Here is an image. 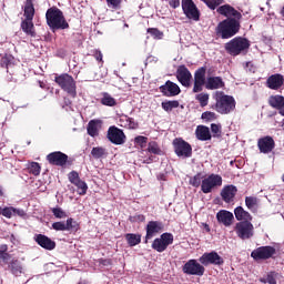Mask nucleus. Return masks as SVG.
<instances>
[{"label":"nucleus","instance_id":"nucleus-32","mask_svg":"<svg viewBox=\"0 0 284 284\" xmlns=\"http://www.w3.org/2000/svg\"><path fill=\"white\" fill-rule=\"evenodd\" d=\"M245 205L250 212H257L258 210V199L256 196H246Z\"/></svg>","mask_w":284,"mask_h":284},{"label":"nucleus","instance_id":"nucleus-1","mask_svg":"<svg viewBox=\"0 0 284 284\" xmlns=\"http://www.w3.org/2000/svg\"><path fill=\"white\" fill-rule=\"evenodd\" d=\"M45 19L47 26L52 32H57V30H68V28H70L65 16H63V11L57 7H51L47 10Z\"/></svg>","mask_w":284,"mask_h":284},{"label":"nucleus","instance_id":"nucleus-59","mask_svg":"<svg viewBox=\"0 0 284 284\" xmlns=\"http://www.w3.org/2000/svg\"><path fill=\"white\" fill-rule=\"evenodd\" d=\"M169 6L173 8V10H176V8L181 6V0H169Z\"/></svg>","mask_w":284,"mask_h":284},{"label":"nucleus","instance_id":"nucleus-3","mask_svg":"<svg viewBox=\"0 0 284 284\" xmlns=\"http://www.w3.org/2000/svg\"><path fill=\"white\" fill-rule=\"evenodd\" d=\"M240 30L241 23L236 19H226L217 26V34L222 39H232Z\"/></svg>","mask_w":284,"mask_h":284},{"label":"nucleus","instance_id":"nucleus-27","mask_svg":"<svg viewBox=\"0 0 284 284\" xmlns=\"http://www.w3.org/2000/svg\"><path fill=\"white\" fill-rule=\"evenodd\" d=\"M118 123L121 128H126V130H136L139 128V122L128 115H121Z\"/></svg>","mask_w":284,"mask_h":284},{"label":"nucleus","instance_id":"nucleus-16","mask_svg":"<svg viewBox=\"0 0 284 284\" xmlns=\"http://www.w3.org/2000/svg\"><path fill=\"white\" fill-rule=\"evenodd\" d=\"M163 231V222L159 221H150L146 224V235H145V243L150 241L151 239H154L156 234Z\"/></svg>","mask_w":284,"mask_h":284},{"label":"nucleus","instance_id":"nucleus-35","mask_svg":"<svg viewBox=\"0 0 284 284\" xmlns=\"http://www.w3.org/2000/svg\"><path fill=\"white\" fill-rule=\"evenodd\" d=\"M102 105H106L108 108H114L116 105V99L112 98L110 93H102V98L100 100Z\"/></svg>","mask_w":284,"mask_h":284},{"label":"nucleus","instance_id":"nucleus-51","mask_svg":"<svg viewBox=\"0 0 284 284\" xmlns=\"http://www.w3.org/2000/svg\"><path fill=\"white\" fill-rule=\"evenodd\" d=\"M134 143L138 144L140 148H145V145L148 143V138H145L143 135H138L134 139Z\"/></svg>","mask_w":284,"mask_h":284},{"label":"nucleus","instance_id":"nucleus-4","mask_svg":"<svg viewBox=\"0 0 284 284\" xmlns=\"http://www.w3.org/2000/svg\"><path fill=\"white\" fill-rule=\"evenodd\" d=\"M55 83L64 91L68 92L73 99L77 97V81L68 73L57 75L54 79Z\"/></svg>","mask_w":284,"mask_h":284},{"label":"nucleus","instance_id":"nucleus-40","mask_svg":"<svg viewBox=\"0 0 284 284\" xmlns=\"http://www.w3.org/2000/svg\"><path fill=\"white\" fill-rule=\"evenodd\" d=\"M29 172L33 174V176H39L41 174V165L37 162H31L29 164Z\"/></svg>","mask_w":284,"mask_h":284},{"label":"nucleus","instance_id":"nucleus-38","mask_svg":"<svg viewBox=\"0 0 284 284\" xmlns=\"http://www.w3.org/2000/svg\"><path fill=\"white\" fill-rule=\"evenodd\" d=\"M6 216V219H12V216H17V209L14 207H0V216Z\"/></svg>","mask_w":284,"mask_h":284},{"label":"nucleus","instance_id":"nucleus-30","mask_svg":"<svg viewBox=\"0 0 284 284\" xmlns=\"http://www.w3.org/2000/svg\"><path fill=\"white\" fill-rule=\"evenodd\" d=\"M101 120H91L88 124V134L90 136H99V130H101Z\"/></svg>","mask_w":284,"mask_h":284},{"label":"nucleus","instance_id":"nucleus-55","mask_svg":"<svg viewBox=\"0 0 284 284\" xmlns=\"http://www.w3.org/2000/svg\"><path fill=\"white\" fill-rule=\"evenodd\" d=\"M106 4L109 8H119L121 6V0H106Z\"/></svg>","mask_w":284,"mask_h":284},{"label":"nucleus","instance_id":"nucleus-63","mask_svg":"<svg viewBox=\"0 0 284 284\" xmlns=\"http://www.w3.org/2000/svg\"><path fill=\"white\" fill-rule=\"evenodd\" d=\"M16 215L26 216V212L23 210L16 209Z\"/></svg>","mask_w":284,"mask_h":284},{"label":"nucleus","instance_id":"nucleus-25","mask_svg":"<svg viewBox=\"0 0 284 284\" xmlns=\"http://www.w3.org/2000/svg\"><path fill=\"white\" fill-rule=\"evenodd\" d=\"M271 108L278 110L280 114L284 116V97L283 95H272L268 99Z\"/></svg>","mask_w":284,"mask_h":284},{"label":"nucleus","instance_id":"nucleus-54","mask_svg":"<svg viewBox=\"0 0 284 284\" xmlns=\"http://www.w3.org/2000/svg\"><path fill=\"white\" fill-rule=\"evenodd\" d=\"M52 227L57 231V232H65V222H55L52 224Z\"/></svg>","mask_w":284,"mask_h":284},{"label":"nucleus","instance_id":"nucleus-50","mask_svg":"<svg viewBox=\"0 0 284 284\" xmlns=\"http://www.w3.org/2000/svg\"><path fill=\"white\" fill-rule=\"evenodd\" d=\"M202 119L204 121H216V113H214L212 111H206V112L202 113Z\"/></svg>","mask_w":284,"mask_h":284},{"label":"nucleus","instance_id":"nucleus-13","mask_svg":"<svg viewBox=\"0 0 284 284\" xmlns=\"http://www.w3.org/2000/svg\"><path fill=\"white\" fill-rule=\"evenodd\" d=\"M274 254H276L274 246H261L255 248L251 253V256L254 261H267V258H272Z\"/></svg>","mask_w":284,"mask_h":284},{"label":"nucleus","instance_id":"nucleus-48","mask_svg":"<svg viewBox=\"0 0 284 284\" xmlns=\"http://www.w3.org/2000/svg\"><path fill=\"white\" fill-rule=\"evenodd\" d=\"M64 225H65L67 231L77 230V227H79V224L72 217H69L67 220V222H64Z\"/></svg>","mask_w":284,"mask_h":284},{"label":"nucleus","instance_id":"nucleus-61","mask_svg":"<svg viewBox=\"0 0 284 284\" xmlns=\"http://www.w3.org/2000/svg\"><path fill=\"white\" fill-rule=\"evenodd\" d=\"M94 57L97 61H103V53L101 51H95Z\"/></svg>","mask_w":284,"mask_h":284},{"label":"nucleus","instance_id":"nucleus-8","mask_svg":"<svg viewBox=\"0 0 284 284\" xmlns=\"http://www.w3.org/2000/svg\"><path fill=\"white\" fill-rule=\"evenodd\" d=\"M235 234L242 241H250L254 236V224L252 222H237L235 224Z\"/></svg>","mask_w":284,"mask_h":284},{"label":"nucleus","instance_id":"nucleus-14","mask_svg":"<svg viewBox=\"0 0 284 284\" xmlns=\"http://www.w3.org/2000/svg\"><path fill=\"white\" fill-rule=\"evenodd\" d=\"M108 139L111 143H114V145H123V143H125V133L116 126H111L108 130Z\"/></svg>","mask_w":284,"mask_h":284},{"label":"nucleus","instance_id":"nucleus-41","mask_svg":"<svg viewBox=\"0 0 284 284\" xmlns=\"http://www.w3.org/2000/svg\"><path fill=\"white\" fill-rule=\"evenodd\" d=\"M91 155L93 159H101L102 156H105V149L95 146L92 149Z\"/></svg>","mask_w":284,"mask_h":284},{"label":"nucleus","instance_id":"nucleus-53","mask_svg":"<svg viewBox=\"0 0 284 284\" xmlns=\"http://www.w3.org/2000/svg\"><path fill=\"white\" fill-rule=\"evenodd\" d=\"M149 34L153 36L155 39H163V32H161L159 29H148Z\"/></svg>","mask_w":284,"mask_h":284},{"label":"nucleus","instance_id":"nucleus-20","mask_svg":"<svg viewBox=\"0 0 284 284\" xmlns=\"http://www.w3.org/2000/svg\"><path fill=\"white\" fill-rule=\"evenodd\" d=\"M216 219L224 227H230L234 223V213L227 210H221L216 213Z\"/></svg>","mask_w":284,"mask_h":284},{"label":"nucleus","instance_id":"nucleus-6","mask_svg":"<svg viewBox=\"0 0 284 284\" xmlns=\"http://www.w3.org/2000/svg\"><path fill=\"white\" fill-rule=\"evenodd\" d=\"M223 185V178L219 174H210L202 179L201 190L203 194H210L216 187H221Z\"/></svg>","mask_w":284,"mask_h":284},{"label":"nucleus","instance_id":"nucleus-44","mask_svg":"<svg viewBox=\"0 0 284 284\" xmlns=\"http://www.w3.org/2000/svg\"><path fill=\"white\" fill-rule=\"evenodd\" d=\"M194 81L205 83V68H201L195 72Z\"/></svg>","mask_w":284,"mask_h":284},{"label":"nucleus","instance_id":"nucleus-15","mask_svg":"<svg viewBox=\"0 0 284 284\" xmlns=\"http://www.w3.org/2000/svg\"><path fill=\"white\" fill-rule=\"evenodd\" d=\"M176 79L184 88L192 85V73L185 65H180L176 70Z\"/></svg>","mask_w":284,"mask_h":284},{"label":"nucleus","instance_id":"nucleus-56","mask_svg":"<svg viewBox=\"0 0 284 284\" xmlns=\"http://www.w3.org/2000/svg\"><path fill=\"white\" fill-rule=\"evenodd\" d=\"M10 61H12V55H4L1 59V65L2 68H8V65H10Z\"/></svg>","mask_w":284,"mask_h":284},{"label":"nucleus","instance_id":"nucleus-9","mask_svg":"<svg viewBox=\"0 0 284 284\" xmlns=\"http://www.w3.org/2000/svg\"><path fill=\"white\" fill-rule=\"evenodd\" d=\"M184 274L189 276H203L205 274V266L196 260H189L182 267Z\"/></svg>","mask_w":284,"mask_h":284},{"label":"nucleus","instance_id":"nucleus-19","mask_svg":"<svg viewBox=\"0 0 284 284\" xmlns=\"http://www.w3.org/2000/svg\"><path fill=\"white\" fill-rule=\"evenodd\" d=\"M257 148L262 154H270L275 148L274 139L266 135L257 141Z\"/></svg>","mask_w":284,"mask_h":284},{"label":"nucleus","instance_id":"nucleus-45","mask_svg":"<svg viewBox=\"0 0 284 284\" xmlns=\"http://www.w3.org/2000/svg\"><path fill=\"white\" fill-rule=\"evenodd\" d=\"M52 214L55 216V219H68V213H65V211H63L61 207H53Z\"/></svg>","mask_w":284,"mask_h":284},{"label":"nucleus","instance_id":"nucleus-42","mask_svg":"<svg viewBox=\"0 0 284 284\" xmlns=\"http://www.w3.org/2000/svg\"><path fill=\"white\" fill-rule=\"evenodd\" d=\"M78 187V193L83 196L88 193V184L83 182L82 180L78 181L74 184Z\"/></svg>","mask_w":284,"mask_h":284},{"label":"nucleus","instance_id":"nucleus-11","mask_svg":"<svg viewBox=\"0 0 284 284\" xmlns=\"http://www.w3.org/2000/svg\"><path fill=\"white\" fill-rule=\"evenodd\" d=\"M182 10L186 19L191 21H199V19H201L199 8H196V4H194L192 0H182Z\"/></svg>","mask_w":284,"mask_h":284},{"label":"nucleus","instance_id":"nucleus-43","mask_svg":"<svg viewBox=\"0 0 284 284\" xmlns=\"http://www.w3.org/2000/svg\"><path fill=\"white\" fill-rule=\"evenodd\" d=\"M162 108L165 112H172L174 108H179V101L162 102Z\"/></svg>","mask_w":284,"mask_h":284},{"label":"nucleus","instance_id":"nucleus-18","mask_svg":"<svg viewBox=\"0 0 284 284\" xmlns=\"http://www.w3.org/2000/svg\"><path fill=\"white\" fill-rule=\"evenodd\" d=\"M239 193V189L233 184L225 185L221 191V196L224 203H234V199Z\"/></svg>","mask_w":284,"mask_h":284},{"label":"nucleus","instance_id":"nucleus-62","mask_svg":"<svg viewBox=\"0 0 284 284\" xmlns=\"http://www.w3.org/2000/svg\"><path fill=\"white\" fill-rule=\"evenodd\" d=\"M134 221H139L140 223H143V221H145V215L143 214L135 215Z\"/></svg>","mask_w":284,"mask_h":284},{"label":"nucleus","instance_id":"nucleus-22","mask_svg":"<svg viewBox=\"0 0 284 284\" xmlns=\"http://www.w3.org/2000/svg\"><path fill=\"white\" fill-rule=\"evenodd\" d=\"M49 163H51V165H60L63 166L65 165V163H68V156L65 155V153H61V152H53L50 153L47 156Z\"/></svg>","mask_w":284,"mask_h":284},{"label":"nucleus","instance_id":"nucleus-23","mask_svg":"<svg viewBox=\"0 0 284 284\" xmlns=\"http://www.w3.org/2000/svg\"><path fill=\"white\" fill-rule=\"evenodd\" d=\"M283 83H284V78L280 73L268 77L266 81V85L267 88H270V90H280V88H283Z\"/></svg>","mask_w":284,"mask_h":284},{"label":"nucleus","instance_id":"nucleus-31","mask_svg":"<svg viewBox=\"0 0 284 284\" xmlns=\"http://www.w3.org/2000/svg\"><path fill=\"white\" fill-rule=\"evenodd\" d=\"M9 267L13 276H21V274H23V265H21L19 260L11 261Z\"/></svg>","mask_w":284,"mask_h":284},{"label":"nucleus","instance_id":"nucleus-39","mask_svg":"<svg viewBox=\"0 0 284 284\" xmlns=\"http://www.w3.org/2000/svg\"><path fill=\"white\" fill-rule=\"evenodd\" d=\"M196 101H199L201 108H205V105H207V103L210 102V94L207 93H199L195 97Z\"/></svg>","mask_w":284,"mask_h":284},{"label":"nucleus","instance_id":"nucleus-37","mask_svg":"<svg viewBox=\"0 0 284 284\" xmlns=\"http://www.w3.org/2000/svg\"><path fill=\"white\" fill-rule=\"evenodd\" d=\"M276 278H278V273L270 272L266 277L260 278L261 283L276 284Z\"/></svg>","mask_w":284,"mask_h":284},{"label":"nucleus","instance_id":"nucleus-21","mask_svg":"<svg viewBox=\"0 0 284 284\" xmlns=\"http://www.w3.org/2000/svg\"><path fill=\"white\" fill-rule=\"evenodd\" d=\"M217 12L219 14H222L223 17H226L227 19L232 18L239 20L241 19L242 14L241 12L236 11V9H234V7L230 6V4H224V6H221L219 9H217Z\"/></svg>","mask_w":284,"mask_h":284},{"label":"nucleus","instance_id":"nucleus-17","mask_svg":"<svg viewBox=\"0 0 284 284\" xmlns=\"http://www.w3.org/2000/svg\"><path fill=\"white\" fill-rule=\"evenodd\" d=\"M160 91L164 97H179V94H181V88H179V84L170 80L160 87Z\"/></svg>","mask_w":284,"mask_h":284},{"label":"nucleus","instance_id":"nucleus-47","mask_svg":"<svg viewBox=\"0 0 284 284\" xmlns=\"http://www.w3.org/2000/svg\"><path fill=\"white\" fill-rule=\"evenodd\" d=\"M148 151L151 154H161V148H159V144L156 142H150L148 146Z\"/></svg>","mask_w":284,"mask_h":284},{"label":"nucleus","instance_id":"nucleus-7","mask_svg":"<svg viewBox=\"0 0 284 284\" xmlns=\"http://www.w3.org/2000/svg\"><path fill=\"white\" fill-rule=\"evenodd\" d=\"M173 149L180 159H190L192 156V145L183 140V138H175L173 140Z\"/></svg>","mask_w":284,"mask_h":284},{"label":"nucleus","instance_id":"nucleus-10","mask_svg":"<svg viewBox=\"0 0 284 284\" xmlns=\"http://www.w3.org/2000/svg\"><path fill=\"white\" fill-rule=\"evenodd\" d=\"M174 243V235L172 233H163L160 237L155 239L152 243V248L155 250V252H165L168 250L169 245H172Z\"/></svg>","mask_w":284,"mask_h":284},{"label":"nucleus","instance_id":"nucleus-24","mask_svg":"<svg viewBox=\"0 0 284 284\" xmlns=\"http://www.w3.org/2000/svg\"><path fill=\"white\" fill-rule=\"evenodd\" d=\"M36 243H38L40 247L49 251H52L54 250V247H57V243L43 234H39L36 236Z\"/></svg>","mask_w":284,"mask_h":284},{"label":"nucleus","instance_id":"nucleus-52","mask_svg":"<svg viewBox=\"0 0 284 284\" xmlns=\"http://www.w3.org/2000/svg\"><path fill=\"white\" fill-rule=\"evenodd\" d=\"M69 181L74 185L75 183H79V181H81V178H79L78 172L72 171L69 173Z\"/></svg>","mask_w":284,"mask_h":284},{"label":"nucleus","instance_id":"nucleus-46","mask_svg":"<svg viewBox=\"0 0 284 284\" xmlns=\"http://www.w3.org/2000/svg\"><path fill=\"white\" fill-rule=\"evenodd\" d=\"M202 183L203 180L201 179V173H197L196 175L190 179V185H192L193 187H200Z\"/></svg>","mask_w":284,"mask_h":284},{"label":"nucleus","instance_id":"nucleus-29","mask_svg":"<svg viewBox=\"0 0 284 284\" xmlns=\"http://www.w3.org/2000/svg\"><path fill=\"white\" fill-rule=\"evenodd\" d=\"M195 135L199 141H210L212 139L210 128L205 125H197L195 130Z\"/></svg>","mask_w":284,"mask_h":284},{"label":"nucleus","instance_id":"nucleus-33","mask_svg":"<svg viewBox=\"0 0 284 284\" xmlns=\"http://www.w3.org/2000/svg\"><path fill=\"white\" fill-rule=\"evenodd\" d=\"M24 17L28 20L34 19V3H32V0H27L24 3Z\"/></svg>","mask_w":284,"mask_h":284},{"label":"nucleus","instance_id":"nucleus-36","mask_svg":"<svg viewBox=\"0 0 284 284\" xmlns=\"http://www.w3.org/2000/svg\"><path fill=\"white\" fill-rule=\"evenodd\" d=\"M125 240L130 247H134L135 245H139L141 243V235L134 234V233H128L125 235Z\"/></svg>","mask_w":284,"mask_h":284},{"label":"nucleus","instance_id":"nucleus-49","mask_svg":"<svg viewBox=\"0 0 284 284\" xmlns=\"http://www.w3.org/2000/svg\"><path fill=\"white\" fill-rule=\"evenodd\" d=\"M205 4H207L211 10H215L217 6L223 3V0H202Z\"/></svg>","mask_w":284,"mask_h":284},{"label":"nucleus","instance_id":"nucleus-5","mask_svg":"<svg viewBox=\"0 0 284 284\" xmlns=\"http://www.w3.org/2000/svg\"><path fill=\"white\" fill-rule=\"evenodd\" d=\"M225 50L232 57H239L242 52L250 50V41L244 38H234L225 44Z\"/></svg>","mask_w":284,"mask_h":284},{"label":"nucleus","instance_id":"nucleus-64","mask_svg":"<svg viewBox=\"0 0 284 284\" xmlns=\"http://www.w3.org/2000/svg\"><path fill=\"white\" fill-rule=\"evenodd\" d=\"M0 252H8V245L6 244L0 245Z\"/></svg>","mask_w":284,"mask_h":284},{"label":"nucleus","instance_id":"nucleus-28","mask_svg":"<svg viewBox=\"0 0 284 284\" xmlns=\"http://www.w3.org/2000/svg\"><path fill=\"white\" fill-rule=\"evenodd\" d=\"M224 85H225V82H223V79H221V77H210L207 78L205 83L206 90H219Z\"/></svg>","mask_w":284,"mask_h":284},{"label":"nucleus","instance_id":"nucleus-26","mask_svg":"<svg viewBox=\"0 0 284 284\" xmlns=\"http://www.w3.org/2000/svg\"><path fill=\"white\" fill-rule=\"evenodd\" d=\"M234 216L239 223L247 222L252 223V214L250 212L245 211L243 206H237L234 209Z\"/></svg>","mask_w":284,"mask_h":284},{"label":"nucleus","instance_id":"nucleus-60","mask_svg":"<svg viewBox=\"0 0 284 284\" xmlns=\"http://www.w3.org/2000/svg\"><path fill=\"white\" fill-rule=\"evenodd\" d=\"M0 258L2 261H8V258H10V254H8L6 251H0Z\"/></svg>","mask_w":284,"mask_h":284},{"label":"nucleus","instance_id":"nucleus-57","mask_svg":"<svg viewBox=\"0 0 284 284\" xmlns=\"http://www.w3.org/2000/svg\"><path fill=\"white\" fill-rule=\"evenodd\" d=\"M203 85H205V82H196L194 81L193 92H202Z\"/></svg>","mask_w":284,"mask_h":284},{"label":"nucleus","instance_id":"nucleus-2","mask_svg":"<svg viewBox=\"0 0 284 284\" xmlns=\"http://www.w3.org/2000/svg\"><path fill=\"white\" fill-rule=\"evenodd\" d=\"M215 110L220 114H230V112H234L236 110V100L234 97L226 95L223 91H216L214 93Z\"/></svg>","mask_w":284,"mask_h":284},{"label":"nucleus","instance_id":"nucleus-34","mask_svg":"<svg viewBox=\"0 0 284 284\" xmlns=\"http://www.w3.org/2000/svg\"><path fill=\"white\" fill-rule=\"evenodd\" d=\"M21 28L23 32H26V34H28L29 37H34V23H32V20H23L21 22Z\"/></svg>","mask_w":284,"mask_h":284},{"label":"nucleus","instance_id":"nucleus-58","mask_svg":"<svg viewBox=\"0 0 284 284\" xmlns=\"http://www.w3.org/2000/svg\"><path fill=\"white\" fill-rule=\"evenodd\" d=\"M211 131L215 136L221 134V124H211Z\"/></svg>","mask_w":284,"mask_h":284},{"label":"nucleus","instance_id":"nucleus-12","mask_svg":"<svg viewBox=\"0 0 284 284\" xmlns=\"http://www.w3.org/2000/svg\"><path fill=\"white\" fill-rule=\"evenodd\" d=\"M199 261L202 265H204V267H207V265L221 266L223 265V263H225V260H223V257L219 255L216 251L206 252L202 254Z\"/></svg>","mask_w":284,"mask_h":284}]
</instances>
